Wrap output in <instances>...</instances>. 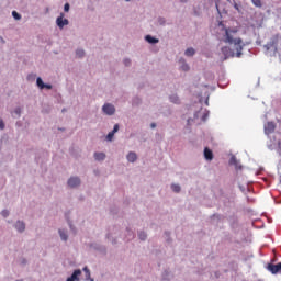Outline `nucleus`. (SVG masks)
<instances>
[{
    "mask_svg": "<svg viewBox=\"0 0 281 281\" xmlns=\"http://www.w3.org/2000/svg\"><path fill=\"white\" fill-rule=\"evenodd\" d=\"M229 32H232L233 34H236V31L234 30L229 31V29H225V36H226L225 43H228L229 45H234V49L227 46L222 47L221 52L224 56L223 60H227L228 58H234V56H236V58H240V56H243V48L245 47V44H243V38L240 37L234 38V36H232Z\"/></svg>",
    "mask_w": 281,
    "mask_h": 281,
    "instance_id": "obj_1",
    "label": "nucleus"
},
{
    "mask_svg": "<svg viewBox=\"0 0 281 281\" xmlns=\"http://www.w3.org/2000/svg\"><path fill=\"white\" fill-rule=\"evenodd\" d=\"M278 45H280V34H274L270 37L269 42L263 45L266 56H278Z\"/></svg>",
    "mask_w": 281,
    "mask_h": 281,
    "instance_id": "obj_2",
    "label": "nucleus"
},
{
    "mask_svg": "<svg viewBox=\"0 0 281 281\" xmlns=\"http://www.w3.org/2000/svg\"><path fill=\"white\" fill-rule=\"evenodd\" d=\"M90 249H94V251H98L99 254H102L103 256H106L108 249L106 246L99 244V243H90L89 244Z\"/></svg>",
    "mask_w": 281,
    "mask_h": 281,
    "instance_id": "obj_3",
    "label": "nucleus"
},
{
    "mask_svg": "<svg viewBox=\"0 0 281 281\" xmlns=\"http://www.w3.org/2000/svg\"><path fill=\"white\" fill-rule=\"evenodd\" d=\"M102 112L104 113V115H115V105H113V103H105L102 106Z\"/></svg>",
    "mask_w": 281,
    "mask_h": 281,
    "instance_id": "obj_4",
    "label": "nucleus"
},
{
    "mask_svg": "<svg viewBox=\"0 0 281 281\" xmlns=\"http://www.w3.org/2000/svg\"><path fill=\"white\" fill-rule=\"evenodd\" d=\"M268 271L272 273V276H276L278 273H281V262L276 263H268L267 266Z\"/></svg>",
    "mask_w": 281,
    "mask_h": 281,
    "instance_id": "obj_5",
    "label": "nucleus"
},
{
    "mask_svg": "<svg viewBox=\"0 0 281 281\" xmlns=\"http://www.w3.org/2000/svg\"><path fill=\"white\" fill-rule=\"evenodd\" d=\"M56 25L59 27V30H63L65 25H69V21L65 19V13H60L56 19Z\"/></svg>",
    "mask_w": 281,
    "mask_h": 281,
    "instance_id": "obj_6",
    "label": "nucleus"
},
{
    "mask_svg": "<svg viewBox=\"0 0 281 281\" xmlns=\"http://www.w3.org/2000/svg\"><path fill=\"white\" fill-rule=\"evenodd\" d=\"M82 183V181L80 180V177L75 176V177H70L67 181V186H69L70 188H79V186Z\"/></svg>",
    "mask_w": 281,
    "mask_h": 281,
    "instance_id": "obj_7",
    "label": "nucleus"
},
{
    "mask_svg": "<svg viewBox=\"0 0 281 281\" xmlns=\"http://www.w3.org/2000/svg\"><path fill=\"white\" fill-rule=\"evenodd\" d=\"M266 135H271V133H274L276 131V123L274 122H268L263 126Z\"/></svg>",
    "mask_w": 281,
    "mask_h": 281,
    "instance_id": "obj_8",
    "label": "nucleus"
},
{
    "mask_svg": "<svg viewBox=\"0 0 281 281\" xmlns=\"http://www.w3.org/2000/svg\"><path fill=\"white\" fill-rule=\"evenodd\" d=\"M80 276H82V270L76 269L71 276L66 279V281H78L80 280Z\"/></svg>",
    "mask_w": 281,
    "mask_h": 281,
    "instance_id": "obj_9",
    "label": "nucleus"
},
{
    "mask_svg": "<svg viewBox=\"0 0 281 281\" xmlns=\"http://www.w3.org/2000/svg\"><path fill=\"white\" fill-rule=\"evenodd\" d=\"M229 166H235L236 170H243V165H240V160L236 158V156H232L229 161Z\"/></svg>",
    "mask_w": 281,
    "mask_h": 281,
    "instance_id": "obj_10",
    "label": "nucleus"
},
{
    "mask_svg": "<svg viewBox=\"0 0 281 281\" xmlns=\"http://www.w3.org/2000/svg\"><path fill=\"white\" fill-rule=\"evenodd\" d=\"M13 227L19 232V234H23V232H25V222L18 220Z\"/></svg>",
    "mask_w": 281,
    "mask_h": 281,
    "instance_id": "obj_11",
    "label": "nucleus"
},
{
    "mask_svg": "<svg viewBox=\"0 0 281 281\" xmlns=\"http://www.w3.org/2000/svg\"><path fill=\"white\" fill-rule=\"evenodd\" d=\"M224 218H225V216H223L222 214H218V213H215L210 216L211 223L213 225H218V223H221V221H223Z\"/></svg>",
    "mask_w": 281,
    "mask_h": 281,
    "instance_id": "obj_12",
    "label": "nucleus"
},
{
    "mask_svg": "<svg viewBox=\"0 0 281 281\" xmlns=\"http://www.w3.org/2000/svg\"><path fill=\"white\" fill-rule=\"evenodd\" d=\"M204 159H206V161H212V159H214V153L209 147L204 148Z\"/></svg>",
    "mask_w": 281,
    "mask_h": 281,
    "instance_id": "obj_13",
    "label": "nucleus"
},
{
    "mask_svg": "<svg viewBox=\"0 0 281 281\" xmlns=\"http://www.w3.org/2000/svg\"><path fill=\"white\" fill-rule=\"evenodd\" d=\"M146 43H149V45H157L159 43V38L153 36V35H145Z\"/></svg>",
    "mask_w": 281,
    "mask_h": 281,
    "instance_id": "obj_14",
    "label": "nucleus"
},
{
    "mask_svg": "<svg viewBox=\"0 0 281 281\" xmlns=\"http://www.w3.org/2000/svg\"><path fill=\"white\" fill-rule=\"evenodd\" d=\"M93 157H94L95 161H104V159H106V154H104L102 151H95L93 154Z\"/></svg>",
    "mask_w": 281,
    "mask_h": 281,
    "instance_id": "obj_15",
    "label": "nucleus"
},
{
    "mask_svg": "<svg viewBox=\"0 0 281 281\" xmlns=\"http://www.w3.org/2000/svg\"><path fill=\"white\" fill-rule=\"evenodd\" d=\"M126 159L130 161V164H135V161H137V154L130 151L126 156Z\"/></svg>",
    "mask_w": 281,
    "mask_h": 281,
    "instance_id": "obj_16",
    "label": "nucleus"
},
{
    "mask_svg": "<svg viewBox=\"0 0 281 281\" xmlns=\"http://www.w3.org/2000/svg\"><path fill=\"white\" fill-rule=\"evenodd\" d=\"M58 234H59L60 239H61L64 243H67V240H69V235H67V231L59 228V229H58Z\"/></svg>",
    "mask_w": 281,
    "mask_h": 281,
    "instance_id": "obj_17",
    "label": "nucleus"
},
{
    "mask_svg": "<svg viewBox=\"0 0 281 281\" xmlns=\"http://www.w3.org/2000/svg\"><path fill=\"white\" fill-rule=\"evenodd\" d=\"M171 234L172 233H170V231H165L164 232V238H165L167 245H172L173 240H172Z\"/></svg>",
    "mask_w": 281,
    "mask_h": 281,
    "instance_id": "obj_18",
    "label": "nucleus"
},
{
    "mask_svg": "<svg viewBox=\"0 0 281 281\" xmlns=\"http://www.w3.org/2000/svg\"><path fill=\"white\" fill-rule=\"evenodd\" d=\"M125 232H126L125 238H127V243H130V240H133V238H135V233L133 232V229L126 227Z\"/></svg>",
    "mask_w": 281,
    "mask_h": 281,
    "instance_id": "obj_19",
    "label": "nucleus"
},
{
    "mask_svg": "<svg viewBox=\"0 0 281 281\" xmlns=\"http://www.w3.org/2000/svg\"><path fill=\"white\" fill-rule=\"evenodd\" d=\"M137 236L143 243L148 239V233L146 231H138Z\"/></svg>",
    "mask_w": 281,
    "mask_h": 281,
    "instance_id": "obj_20",
    "label": "nucleus"
},
{
    "mask_svg": "<svg viewBox=\"0 0 281 281\" xmlns=\"http://www.w3.org/2000/svg\"><path fill=\"white\" fill-rule=\"evenodd\" d=\"M169 101L172 102V104H181V99H179L177 94L169 95Z\"/></svg>",
    "mask_w": 281,
    "mask_h": 281,
    "instance_id": "obj_21",
    "label": "nucleus"
},
{
    "mask_svg": "<svg viewBox=\"0 0 281 281\" xmlns=\"http://www.w3.org/2000/svg\"><path fill=\"white\" fill-rule=\"evenodd\" d=\"M82 271L85 272L86 280L95 281L93 278H91V270H89V267H83Z\"/></svg>",
    "mask_w": 281,
    "mask_h": 281,
    "instance_id": "obj_22",
    "label": "nucleus"
},
{
    "mask_svg": "<svg viewBox=\"0 0 281 281\" xmlns=\"http://www.w3.org/2000/svg\"><path fill=\"white\" fill-rule=\"evenodd\" d=\"M194 54H196V49L189 47L184 50V56H187L188 58H192V56H194Z\"/></svg>",
    "mask_w": 281,
    "mask_h": 281,
    "instance_id": "obj_23",
    "label": "nucleus"
},
{
    "mask_svg": "<svg viewBox=\"0 0 281 281\" xmlns=\"http://www.w3.org/2000/svg\"><path fill=\"white\" fill-rule=\"evenodd\" d=\"M132 106H142V98L139 97H134L132 99Z\"/></svg>",
    "mask_w": 281,
    "mask_h": 281,
    "instance_id": "obj_24",
    "label": "nucleus"
},
{
    "mask_svg": "<svg viewBox=\"0 0 281 281\" xmlns=\"http://www.w3.org/2000/svg\"><path fill=\"white\" fill-rule=\"evenodd\" d=\"M180 63H181V69H182V71H190V65H188V63H186V59H184V58H181V59H180Z\"/></svg>",
    "mask_w": 281,
    "mask_h": 281,
    "instance_id": "obj_25",
    "label": "nucleus"
},
{
    "mask_svg": "<svg viewBox=\"0 0 281 281\" xmlns=\"http://www.w3.org/2000/svg\"><path fill=\"white\" fill-rule=\"evenodd\" d=\"M162 280H164V281H170V280H172V277H170V271H169V270H165V271L162 272Z\"/></svg>",
    "mask_w": 281,
    "mask_h": 281,
    "instance_id": "obj_26",
    "label": "nucleus"
},
{
    "mask_svg": "<svg viewBox=\"0 0 281 281\" xmlns=\"http://www.w3.org/2000/svg\"><path fill=\"white\" fill-rule=\"evenodd\" d=\"M171 190H172V192H176V194H179V192H181V186L172 183Z\"/></svg>",
    "mask_w": 281,
    "mask_h": 281,
    "instance_id": "obj_27",
    "label": "nucleus"
},
{
    "mask_svg": "<svg viewBox=\"0 0 281 281\" xmlns=\"http://www.w3.org/2000/svg\"><path fill=\"white\" fill-rule=\"evenodd\" d=\"M45 82L43 81V78L37 77L36 78V86L38 87V89L43 90Z\"/></svg>",
    "mask_w": 281,
    "mask_h": 281,
    "instance_id": "obj_28",
    "label": "nucleus"
},
{
    "mask_svg": "<svg viewBox=\"0 0 281 281\" xmlns=\"http://www.w3.org/2000/svg\"><path fill=\"white\" fill-rule=\"evenodd\" d=\"M76 56H77V58H82L85 56V49L78 48L76 50Z\"/></svg>",
    "mask_w": 281,
    "mask_h": 281,
    "instance_id": "obj_29",
    "label": "nucleus"
},
{
    "mask_svg": "<svg viewBox=\"0 0 281 281\" xmlns=\"http://www.w3.org/2000/svg\"><path fill=\"white\" fill-rule=\"evenodd\" d=\"M251 3H252L256 8H262V0H251Z\"/></svg>",
    "mask_w": 281,
    "mask_h": 281,
    "instance_id": "obj_30",
    "label": "nucleus"
},
{
    "mask_svg": "<svg viewBox=\"0 0 281 281\" xmlns=\"http://www.w3.org/2000/svg\"><path fill=\"white\" fill-rule=\"evenodd\" d=\"M123 65H125V67H131V65H133V61L131 60V58H124Z\"/></svg>",
    "mask_w": 281,
    "mask_h": 281,
    "instance_id": "obj_31",
    "label": "nucleus"
},
{
    "mask_svg": "<svg viewBox=\"0 0 281 281\" xmlns=\"http://www.w3.org/2000/svg\"><path fill=\"white\" fill-rule=\"evenodd\" d=\"M12 16L15 21H21V14L16 11H12Z\"/></svg>",
    "mask_w": 281,
    "mask_h": 281,
    "instance_id": "obj_32",
    "label": "nucleus"
},
{
    "mask_svg": "<svg viewBox=\"0 0 281 281\" xmlns=\"http://www.w3.org/2000/svg\"><path fill=\"white\" fill-rule=\"evenodd\" d=\"M113 137H115V134H113V132H109L105 139L106 142H113Z\"/></svg>",
    "mask_w": 281,
    "mask_h": 281,
    "instance_id": "obj_33",
    "label": "nucleus"
},
{
    "mask_svg": "<svg viewBox=\"0 0 281 281\" xmlns=\"http://www.w3.org/2000/svg\"><path fill=\"white\" fill-rule=\"evenodd\" d=\"M157 21H158V25H161V26L166 25V18L159 16V18L157 19Z\"/></svg>",
    "mask_w": 281,
    "mask_h": 281,
    "instance_id": "obj_34",
    "label": "nucleus"
},
{
    "mask_svg": "<svg viewBox=\"0 0 281 281\" xmlns=\"http://www.w3.org/2000/svg\"><path fill=\"white\" fill-rule=\"evenodd\" d=\"M0 214H1V216H3V218H8V216H10V211L4 209L1 211Z\"/></svg>",
    "mask_w": 281,
    "mask_h": 281,
    "instance_id": "obj_35",
    "label": "nucleus"
},
{
    "mask_svg": "<svg viewBox=\"0 0 281 281\" xmlns=\"http://www.w3.org/2000/svg\"><path fill=\"white\" fill-rule=\"evenodd\" d=\"M252 27H257L258 30H260V27H262V20H259L256 23H254Z\"/></svg>",
    "mask_w": 281,
    "mask_h": 281,
    "instance_id": "obj_36",
    "label": "nucleus"
},
{
    "mask_svg": "<svg viewBox=\"0 0 281 281\" xmlns=\"http://www.w3.org/2000/svg\"><path fill=\"white\" fill-rule=\"evenodd\" d=\"M68 225L72 234H77L78 231L76 229V226L71 222H68Z\"/></svg>",
    "mask_w": 281,
    "mask_h": 281,
    "instance_id": "obj_37",
    "label": "nucleus"
},
{
    "mask_svg": "<svg viewBox=\"0 0 281 281\" xmlns=\"http://www.w3.org/2000/svg\"><path fill=\"white\" fill-rule=\"evenodd\" d=\"M120 131V124H114L113 130L111 131V133H113L115 135V133H117Z\"/></svg>",
    "mask_w": 281,
    "mask_h": 281,
    "instance_id": "obj_38",
    "label": "nucleus"
},
{
    "mask_svg": "<svg viewBox=\"0 0 281 281\" xmlns=\"http://www.w3.org/2000/svg\"><path fill=\"white\" fill-rule=\"evenodd\" d=\"M43 89H47V91H52V89H54V86H52L50 83H44Z\"/></svg>",
    "mask_w": 281,
    "mask_h": 281,
    "instance_id": "obj_39",
    "label": "nucleus"
},
{
    "mask_svg": "<svg viewBox=\"0 0 281 281\" xmlns=\"http://www.w3.org/2000/svg\"><path fill=\"white\" fill-rule=\"evenodd\" d=\"M69 10H71V5L69 4V2H66L64 4V12H69Z\"/></svg>",
    "mask_w": 281,
    "mask_h": 281,
    "instance_id": "obj_40",
    "label": "nucleus"
},
{
    "mask_svg": "<svg viewBox=\"0 0 281 281\" xmlns=\"http://www.w3.org/2000/svg\"><path fill=\"white\" fill-rule=\"evenodd\" d=\"M232 227H238V218L233 217Z\"/></svg>",
    "mask_w": 281,
    "mask_h": 281,
    "instance_id": "obj_41",
    "label": "nucleus"
},
{
    "mask_svg": "<svg viewBox=\"0 0 281 281\" xmlns=\"http://www.w3.org/2000/svg\"><path fill=\"white\" fill-rule=\"evenodd\" d=\"M106 240H111V238H113V233H111V231H109L105 235Z\"/></svg>",
    "mask_w": 281,
    "mask_h": 281,
    "instance_id": "obj_42",
    "label": "nucleus"
},
{
    "mask_svg": "<svg viewBox=\"0 0 281 281\" xmlns=\"http://www.w3.org/2000/svg\"><path fill=\"white\" fill-rule=\"evenodd\" d=\"M5 128V123L3 122V119H0V131H3Z\"/></svg>",
    "mask_w": 281,
    "mask_h": 281,
    "instance_id": "obj_43",
    "label": "nucleus"
},
{
    "mask_svg": "<svg viewBox=\"0 0 281 281\" xmlns=\"http://www.w3.org/2000/svg\"><path fill=\"white\" fill-rule=\"evenodd\" d=\"M14 113L18 117H21V108H15Z\"/></svg>",
    "mask_w": 281,
    "mask_h": 281,
    "instance_id": "obj_44",
    "label": "nucleus"
},
{
    "mask_svg": "<svg viewBox=\"0 0 281 281\" xmlns=\"http://www.w3.org/2000/svg\"><path fill=\"white\" fill-rule=\"evenodd\" d=\"M210 115V112H206L202 115V122H205L207 120V116Z\"/></svg>",
    "mask_w": 281,
    "mask_h": 281,
    "instance_id": "obj_45",
    "label": "nucleus"
},
{
    "mask_svg": "<svg viewBox=\"0 0 281 281\" xmlns=\"http://www.w3.org/2000/svg\"><path fill=\"white\" fill-rule=\"evenodd\" d=\"M234 8H235L238 12H240V4L234 2Z\"/></svg>",
    "mask_w": 281,
    "mask_h": 281,
    "instance_id": "obj_46",
    "label": "nucleus"
},
{
    "mask_svg": "<svg viewBox=\"0 0 281 281\" xmlns=\"http://www.w3.org/2000/svg\"><path fill=\"white\" fill-rule=\"evenodd\" d=\"M112 245H117V237L112 238Z\"/></svg>",
    "mask_w": 281,
    "mask_h": 281,
    "instance_id": "obj_47",
    "label": "nucleus"
},
{
    "mask_svg": "<svg viewBox=\"0 0 281 281\" xmlns=\"http://www.w3.org/2000/svg\"><path fill=\"white\" fill-rule=\"evenodd\" d=\"M239 190H240L241 192H246L245 186L239 184Z\"/></svg>",
    "mask_w": 281,
    "mask_h": 281,
    "instance_id": "obj_48",
    "label": "nucleus"
},
{
    "mask_svg": "<svg viewBox=\"0 0 281 281\" xmlns=\"http://www.w3.org/2000/svg\"><path fill=\"white\" fill-rule=\"evenodd\" d=\"M0 43H1L2 45H5V38H3V36H0Z\"/></svg>",
    "mask_w": 281,
    "mask_h": 281,
    "instance_id": "obj_49",
    "label": "nucleus"
},
{
    "mask_svg": "<svg viewBox=\"0 0 281 281\" xmlns=\"http://www.w3.org/2000/svg\"><path fill=\"white\" fill-rule=\"evenodd\" d=\"M150 128H157V124L156 123H151L150 124Z\"/></svg>",
    "mask_w": 281,
    "mask_h": 281,
    "instance_id": "obj_50",
    "label": "nucleus"
},
{
    "mask_svg": "<svg viewBox=\"0 0 281 281\" xmlns=\"http://www.w3.org/2000/svg\"><path fill=\"white\" fill-rule=\"evenodd\" d=\"M278 149L281 151V140L278 142Z\"/></svg>",
    "mask_w": 281,
    "mask_h": 281,
    "instance_id": "obj_51",
    "label": "nucleus"
},
{
    "mask_svg": "<svg viewBox=\"0 0 281 281\" xmlns=\"http://www.w3.org/2000/svg\"><path fill=\"white\" fill-rule=\"evenodd\" d=\"M269 150H273V145H268Z\"/></svg>",
    "mask_w": 281,
    "mask_h": 281,
    "instance_id": "obj_52",
    "label": "nucleus"
},
{
    "mask_svg": "<svg viewBox=\"0 0 281 281\" xmlns=\"http://www.w3.org/2000/svg\"><path fill=\"white\" fill-rule=\"evenodd\" d=\"M180 1V3H188V1H190V0H179Z\"/></svg>",
    "mask_w": 281,
    "mask_h": 281,
    "instance_id": "obj_53",
    "label": "nucleus"
},
{
    "mask_svg": "<svg viewBox=\"0 0 281 281\" xmlns=\"http://www.w3.org/2000/svg\"><path fill=\"white\" fill-rule=\"evenodd\" d=\"M215 8H216L218 14H221V10L218 9V4H215Z\"/></svg>",
    "mask_w": 281,
    "mask_h": 281,
    "instance_id": "obj_54",
    "label": "nucleus"
},
{
    "mask_svg": "<svg viewBox=\"0 0 281 281\" xmlns=\"http://www.w3.org/2000/svg\"><path fill=\"white\" fill-rule=\"evenodd\" d=\"M220 27H225V24H223V22L218 23Z\"/></svg>",
    "mask_w": 281,
    "mask_h": 281,
    "instance_id": "obj_55",
    "label": "nucleus"
},
{
    "mask_svg": "<svg viewBox=\"0 0 281 281\" xmlns=\"http://www.w3.org/2000/svg\"><path fill=\"white\" fill-rule=\"evenodd\" d=\"M58 131L65 132V127H58Z\"/></svg>",
    "mask_w": 281,
    "mask_h": 281,
    "instance_id": "obj_56",
    "label": "nucleus"
},
{
    "mask_svg": "<svg viewBox=\"0 0 281 281\" xmlns=\"http://www.w3.org/2000/svg\"><path fill=\"white\" fill-rule=\"evenodd\" d=\"M113 229H114V232H117L119 228H117V226H114Z\"/></svg>",
    "mask_w": 281,
    "mask_h": 281,
    "instance_id": "obj_57",
    "label": "nucleus"
},
{
    "mask_svg": "<svg viewBox=\"0 0 281 281\" xmlns=\"http://www.w3.org/2000/svg\"><path fill=\"white\" fill-rule=\"evenodd\" d=\"M194 117H199V112H195Z\"/></svg>",
    "mask_w": 281,
    "mask_h": 281,
    "instance_id": "obj_58",
    "label": "nucleus"
},
{
    "mask_svg": "<svg viewBox=\"0 0 281 281\" xmlns=\"http://www.w3.org/2000/svg\"><path fill=\"white\" fill-rule=\"evenodd\" d=\"M215 278H218V272H215Z\"/></svg>",
    "mask_w": 281,
    "mask_h": 281,
    "instance_id": "obj_59",
    "label": "nucleus"
},
{
    "mask_svg": "<svg viewBox=\"0 0 281 281\" xmlns=\"http://www.w3.org/2000/svg\"><path fill=\"white\" fill-rule=\"evenodd\" d=\"M205 104H206V105L209 104V99L205 100Z\"/></svg>",
    "mask_w": 281,
    "mask_h": 281,
    "instance_id": "obj_60",
    "label": "nucleus"
},
{
    "mask_svg": "<svg viewBox=\"0 0 281 281\" xmlns=\"http://www.w3.org/2000/svg\"><path fill=\"white\" fill-rule=\"evenodd\" d=\"M66 111H67L66 109H63V110H61V113H65Z\"/></svg>",
    "mask_w": 281,
    "mask_h": 281,
    "instance_id": "obj_61",
    "label": "nucleus"
},
{
    "mask_svg": "<svg viewBox=\"0 0 281 281\" xmlns=\"http://www.w3.org/2000/svg\"><path fill=\"white\" fill-rule=\"evenodd\" d=\"M279 182L281 183V175H280V178H279Z\"/></svg>",
    "mask_w": 281,
    "mask_h": 281,
    "instance_id": "obj_62",
    "label": "nucleus"
},
{
    "mask_svg": "<svg viewBox=\"0 0 281 281\" xmlns=\"http://www.w3.org/2000/svg\"><path fill=\"white\" fill-rule=\"evenodd\" d=\"M279 166H281V160L279 161Z\"/></svg>",
    "mask_w": 281,
    "mask_h": 281,
    "instance_id": "obj_63",
    "label": "nucleus"
},
{
    "mask_svg": "<svg viewBox=\"0 0 281 281\" xmlns=\"http://www.w3.org/2000/svg\"><path fill=\"white\" fill-rule=\"evenodd\" d=\"M257 45H260V42H257Z\"/></svg>",
    "mask_w": 281,
    "mask_h": 281,
    "instance_id": "obj_64",
    "label": "nucleus"
}]
</instances>
